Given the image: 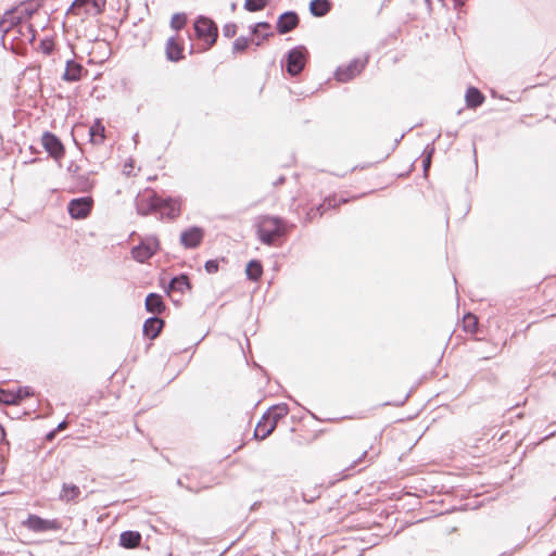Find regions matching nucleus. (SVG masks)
Returning a JSON list of instances; mask_svg holds the SVG:
<instances>
[{
    "label": "nucleus",
    "instance_id": "nucleus-1",
    "mask_svg": "<svg viewBox=\"0 0 556 556\" xmlns=\"http://www.w3.org/2000/svg\"><path fill=\"white\" fill-rule=\"evenodd\" d=\"M289 407L287 404H277L271 406L258 421L254 437L261 440L266 439L276 429L278 421L287 416Z\"/></svg>",
    "mask_w": 556,
    "mask_h": 556
},
{
    "label": "nucleus",
    "instance_id": "nucleus-2",
    "mask_svg": "<svg viewBox=\"0 0 556 556\" xmlns=\"http://www.w3.org/2000/svg\"><path fill=\"white\" fill-rule=\"evenodd\" d=\"M285 235L283 222L279 217L266 216L257 226L260 241L266 245H273L276 238Z\"/></svg>",
    "mask_w": 556,
    "mask_h": 556
},
{
    "label": "nucleus",
    "instance_id": "nucleus-3",
    "mask_svg": "<svg viewBox=\"0 0 556 556\" xmlns=\"http://www.w3.org/2000/svg\"><path fill=\"white\" fill-rule=\"evenodd\" d=\"M195 36L199 40L206 43L205 50L216 43L218 37V28L216 23L204 15H199L193 24Z\"/></svg>",
    "mask_w": 556,
    "mask_h": 556
},
{
    "label": "nucleus",
    "instance_id": "nucleus-4",
    "mask_svg": "<svg viewBox=\"0 0 556 556\" xmlns=\"http://www.w3.org/2000/svg\"><path fill=\"white\" fill-rule=\"evenodd\" d=\"M307 50L303 46L295 47L288 52L286 70L291 76L299 75L305 66Z\"/></svg>",
    "mask_w": 556,
    "mask_h": 556
},
{
    "label": "nucleus",
    "instance_id": "nucleus-5",
    "mask_svg": "<svg viewBox=\"0 0 556 556\" xmlns=\"http://www.w3.org/2000/svg\"><path fill=\"white\" fill-rule=\"evenodd\" d=\"M159 249V240L155 237H148L131 249V256L139 263H144L151 258Z\"/></svg>",
    "mask_w": 556,
    "mask_h": 556
},
{
    "label": "nucleus",
    "instance_id": "nucleus-6",
    "mask_svg": "<svg viewBox=\"0 0 556 556\" xmlns=\"http://www.w3.org/2000/svg\"><path fill=\"white\" fill-rule=\"evenodd\" d=\"M367 63V58L365 59H354L345 66H339L336 71V78L340 83H348L353 79L355 76L361 74L365 68Z\"/></svg>",
    "mask_w": 556,
    "mask_h": 556
},
{
    "label": "nucleus",
    "instance_id": "nucleus-7",
    "mask_svg": "<svg viewBox=\"0 0 556 556\" xmlns=\"http://www.w3.org/2000/svg\"><path fill=\"white\" fill-rule=\"evenodd\" d=\"M92 207V200L89 197L73 199L67 205L68 214L72 218L83 219L87 217Z\"/></svg>",
    "mask_w": 556,
    "mask_h": 556
},
{
    "label": "nucleus",
    "instance_id": "nucleus-8",
    "mask_svg": "<svg viewBox=\"0 0 556 556\" xmlns=\"http://www.w3.org/2000/svg\"><path fill=\"white\" fill-rule=\"evenodd\" d=\"M24 525L34 532L56 531L60 529L58 520L43 519L37 515H29Z\"/></svg>",
    "mask_w": 556,
    "mask_h": 556
},
{
    "label": "nucleus",
    "instance_id": "nucleus-9",
    "mask_svg": "<svg viewBox=\"0 0 556 556\" xmlns=\"http://www.w3.org/2000/svg\"><path fill=\"white\" fill-rule=\"evenodd\" d=\"M42 146L50 156L59 160L64 155L62 141L52 132L45 131L41 138Z\"/></svg>",
    "mask_w": 556,
    "mask_h": 556
},
{
    "label": "nucleus",
    "instance_id": "nucleus-10",
    "mask_svg": "<svg viewBox=\"0 0 556 556\" xmlns=\"http://www.w3.org/2000/svg\"><path fill=\"white\" fill-rule=\"evenodd\" d=\"M203 237H204L203 229L200 227L193 226V227H190L181 232L180 243L186 249H195L201 244Z\"/></svg>",
    "mask_w": 556,
    "mask_h": 556
},
{
    "label": "nucleus",
    "instance_id": "nucleus-11",
    "mask_svg": "<svg viewBox=\"0 0 556 556\" xmlns=\"http://www.w3.org/2000/svg\"><path fill=\"white\" fill-rule=\"evenodd\" d=\"M162 202V198L156 193H151L149 195H143L136 201L137 212L140 215H148L153 211H157L160 208V204Z\"/></svg>",
    "mask_w": 556,
    "mask_h": 556
},
{
    "label": "nucleus",
    "instance_id": "nucleus-12",
    "mask_svg": "<svg viewBox=\"0 0 556 556\" xmlns=\"http://www.w3.org/2000/svg\"><path fill=\"white\" fill-rule=\"evenodd\" d=\"M299 21V15L294 11L282 13L277 21L278 33L281 35L290 33L298 26Z\"/></svg>",
    "mask_w": 556,
    "mask_h": 556
},
{
    "label": "nucleus",
    "instance_id": "nucleus-13",
    "mask_svg": "<svg viewBox=\"0 0 556 556\" xmlns=\"http://www.w3.org/2000/svg\"><path fill=\"white\" fill-rule=\"evenodd\" d=\"M91 9H93L97 13L101 12V5L98 0H75L70 7L67 13H76L80 14L81 11L84 14H90Z\"/></svg>",
    "mask_w": 556,
    "mask_h": 556
},
{
    "label": "nucleus",
    "instance_id": "nucleus-14",
    "mask_svg": "<svg viewBox=\"0 0 556 556\" xmlns=\"http://www.w3.org/2000/svg\"><path fill=\"white\" fill-rule=\"evenodd\" d=\"M23 24V16H17L13 11H7L3 17L0 21V29L3 31V35L9 33L12 28H20ZM1 41L4 42V36H2Z\"/></svg>",
    "mask_w": 556,
    "mask_h": 556
},
{
    "label": "nucleus",
    "instance_id": "nucleus-15",
    "mask_svg": "<svg viewBox=\"0 0 556 556\" xmlns=\"http://www.w3.org/2000/svg\"><path fill=\"white\" fill-rule=\"evenodd\" d=\"M346 200L345 199H337L336 197H329V198H326L324 200V202L321 204H319L318 206L316 207H313L309 210V212L307 213V217L309 219H313L317 216H323V214L327 211V210H330V208H333L336 207L338 204L340 203H345Z\"/></svg>",
    "mask_w": 556,
    "mask_h": 556
},
{
    "label": "nucleus",
    "instance_id": "nucleus-16",
    "mask_svg": "<svg viewBox=\"0 0 556 556\" xmlns=\"http://www.w3.org/2000/svg\"><path fill=\"white\" fill-rule=\"evenodd\" d=\"M164 326V320L156 317V316H152V317H149L148 319H146L144 324H143V334L146 337H148L149 339L153 340L155 339L162 328Z\"/></svg>",
    "mask_w": 556,
    "mask_h": 556
},
{
    "label": "nucleus",
    "instance_id": "nucleus-17",
    "mask_svg": "<svg viewBox=\"0 0 556 556\" xmlns=\"http://www.w3.org/2000/svg\"><path fill=\"white\" fill-rule=\"evenodd\" d=\"M165 53L167 60L170 62H178L184 59V49L175 37L167 39Z\"/></svg>",
    "mask_w": 556,
    "mask_h": 556
},
{
    "label": "nucleus",
    "instance_id": "nucleus-18",
    "mask_svg": "<svg viewBox=\"0 0 556 556\" xmlns=\"http://www.w3.org/2000/svg\"><path fill=\"white\" fill-rule=\"evenodd\" d=\"M84 72V67L81 64L77 63L74 60H68L66 62L65 72L62 78L65 81L75 83L81 78V74Z\"/></svg>",
    "mask_w": 556,
    "mask_h": 556
},
{
    "label": "nucleus",
    "instance_id": "nucleus-19",
    "mask_svg": "<svg viewBox=\"0 0 556 556\" xmlns=\"http://www.w3.org/2000/svg\"><path fill=\"white\" fill-rule=\"evenodd\" d=\"M146 309L152 314H161L165 309L163 298L157 293H149L144 302Z\"/></svg>",
    "mask_w": 556,
    "mask_h": 556
},
{
    "label": "nucleus",
    "instance_id": "nucleus-20",
    "mask_svg": "<svg viewBox=\"0 0 556 556\" xmlns=\"http://www.w3.org/2000/svg\"><path fill=\"white\" fill-rule=\"evenodd\" d=\"M160 204V208L157 211L161 212L162 216H166L168 219H174L179 215V204L172 200L170 198L162 199Z\"/></svg>",
    "mask_w": 556,
    "mask_h": 556
},
{
    "label": "nucleus",
    "instance_id": "nucleus-21",
    "mask_svg": "<svg viewBox=\"0 0 556 556\" xmlns=\"http://www.w3.org/2000/svg\"><path fill=\"white\" fill-rule=\"evenodd\" d=\"M141 543V534L137 531H124L119 535V544L125 548H135Z\"/></svg>",
    "mask_w": 556,
    "mask_h": 556
},
{
    "label": "nucleus",
    "instance_id": "nucleus-22",
    "mask_svg": "<svg viewBox=\"0 0 556 556\" xmlns=\"http://www.w3.org/2000/svg\"><path fill=\"white\" fill-rule=\"evenodd\" d=\"M332 3L330 0H312L309 3V12L315 17H323L329 13Z\"/></svg>",
    "mask_w": 556,
    "mask_h": 556
},
{
    "label": "nucleus",
    "instance_id": "nucleus-23",
    "mask_svg": "<svg viewBox=\"0 0 556 556\" xmlns=\"http://www.w3.org/2000/svg\"><path fill=\"white\" fill-rule=\"evenodd\" d=\"M466 103L468 108H478L480 106L484 100V94L476 87H469L465 94Z\"/></svg>",
    "mask_w": 556,
    "mask_h": 556
},
{
    "label": "nucleus",
    "instance_id": "nucleus-24",
    "mask_svg": "<svg viewBox=\"0 0 556 556\" xmlns=\"http://www.w3.org/2000/svg\"><path fill=\"white\" fill-rule=\"evenodd\" d=\"M191 289V285L187 275L181 274L170 279L168 285L169 291H178L184 293L186 290Z\"/></svg>",
    "mask_w": 556,
    "mask_h": 556
},
{
    "label": "nucleus",
    "instance_id": "nucleus-25",
    "mask_svg": "<svg viewBox=\"0 0 556 556\" xmlns=\"http://www.w3.org/2000/svg\"><path fill=\"white\" fill-rule=\"evenodd\" d=\"M80 489L73 483H63L60 500L67 503L76 501L80 495Z\"/></svg>",
    "mask_w": 556,
    "mask_h": 556
},
{
    "label": "nucleus",
    "instance_id": "nucleus-26",
    "mask_svg": "<svg viewBox=\"0 0 556 556\" xmlns=\"http://www.w3.org/2000/svg\"><path fill=\"white\" fill-rule=\"evenodd\" d=\"M104 131H105L104 126L102 125V123L99 119H97L93 123V125L89 128L90 141L93 144H101L105 139Z\"/></svg>",
    "mask_w": 556,
    "mask_h": 556
},
{
    "label": "nucleus",
    "instance_id": "nucleus-27",
    "mask_svg": "<svg viewBox=\"0 0 556 556\" xmlns=\"http://www.w3.org/2000/svg\"><path fill=\"white\" fill-rule=\"evenodd\" d=\"M245 274L248 279L252 281H257L263 274L262 263L257 260H251L247 265Z\"/></svg>",
    "mask_w": 556,
    "mask_h": 556
},
{
    "label": "nucleus",
    "instance_id": "nucleus-28",
    "mask_svg": "<svg viewBox=\"0 0 556 556\" xmlns=\"http://www.w3.org/2000/svg\"><path fill=\"white\" fill-rule=\"evenodd\" d=\"M17 33L23 38V40H27L29 43L35 41L36 30L31 24L21 25L17 29Z\"/></svg>",
    "mask_w": 556,
    "mask_h": 556
},
{
    "label": "nucleus",
    "instance_id": "nucleus-29",
    "mask_svg": "<svg viewBox=\"0 0 556 556\" xmlns=\"http://www.w3.org/2000/svg\"><path fill=\"white\" fill-rule=\"evenodd\" d=\"M251 42H254V40L244 36L236 38L232 43V53L236 54L244 52Z\"/></svg>",
    "mask_w": 556,
    "mask_h": 556
},
{
    "label": "nucleus",
    "instance_id": "nucleus-30",
    "mask_svg": "<svg viewBox=\"0 0 556 556\" xmlns=\"http://www.w3.org/2000/svg\"><path fill=\"white\" fill-rule=\"evenodd\" d=\"M269 0H245L243 8L249 12H257L264 10Z\"/></svg>",
    "mask_w": 556,
    "mask_h": 556
},
{
    "label": "nucleus",
    "instance_id": "nucleus-31",
    "mask_svg": "<svg viewBox=\"0 0 556 556\" xmlns=\"http://www.w3.org/2000/svg\"><path fill=\"white\" fill-rule=\"evenodd\" d=\"M0 403L7 405H16L18 404V395H16L14 392L0 389Z\"/></svg>",
    "mask_w": 556,
    "mask_h": 556
},
{
    "label": "nucleus",
    "instance_id": "nucleus-32",
    "mask_svg": "<svg viewBox=\"0 0 556 556\" xmlns=\"http://www.w3.org/2000/svg\"><path fill=\"white\" fill-rule=\"evenodd\" d=\"M187 23V15L185 13H175L170 20V27L175 30H180Z\"/></svg>",
    "mask_w": 556,
    "mask_h": 556
},
{
    "label": "nucleus",
    "instance_id": "nucleus-33",
    "mask_svg": "<svg viewBox=\"0 0 556 556\" xmlns=\"http://www.w3.org/2000/svg\"><path fill=\"white\" fill-rule=\"evenodd\" d=\"M463 324L466 331L475 332L477 328V317L472 314H467L463 318Z\"/></svg>",
    "mask_w": 556,
    "mask_h": 556
},
{
    "label": "nucleus",
    "instance_id": "nucleus-34",
    "mask_svg": "<svg viewBox=\"0 0 556 556\" xmlns=\"http://www.w3.org/2000/svg\"><path fill=\"white\" fill-rule=\"evenodd\" d=\"M433 152H434V148L428 144L425 149L426 156L422 160V168H424L425 174L428 172V169L431 166V159H432Z\"/></svg>",
    "mask_w": 556,
    "mask_h": 556
},
{
    "label": "nucleus",
    "instance_id": "nucleus-35",
    "mask_svg": "<svg viewBox=\"0 0 556 556\" xmlns=\"http://www.w3.org/2000/svg\"><path fill=\"white\" fill-rule=\"evenodd\" d=\"M251 34L254 36H258L261 34V29L268 30L270 29V24L268 22H258L250 27Z\"/></svg>",
    "mask_w": 556,
    "mask_h": 556
},
{
    "label": "nucleus",
    "instance_id": "nucleus-36",
    "mask_svg": "<svg viewBox=\"0 0 556 556\" xmlns=\"http://www.w3.org/2000/svg\"><path fill=\"white\" fill-rule=\"evenodd\" d=\"M237 34V25L235 23H227L223 26V35L227 38H232Z\"/></svg>",
    "mask_w": 556,
    "mask_h": 556
},
{
    "label": "nucleus",
    "instance_id": "nucleus-37",
    "mask_svg": "<svg viewBox=\"0 0 556 556\" xmlns=\"http://www.w3.org/2000/svg\"><path fill=\"white\" fill-rule=\"evenodd\" d=\"M16 395H18V403L30 395H33V391L29 387H20L15 392Z\"/></svg>",
    "mask_w": 556,
    "mask_h": 556
},
{
    "label": "nucleus",
    "instance_id": "nucleus-38",
    "mask_svg": "<svg viewBox=\"0 0 556 556\" xmlns=\"http://www.w3.org/2000/svg\"><path fill=\"white\" fill-rule=\"evenodd\" d=\"M204 267L208 274H215L218 271V261L217 260H208L205 262Z\"/></svg>",
    "mask_w": 556,
    "mask_h": 556
},
{
    "label": "nucleus",
    "instance_id": "nucleus-39",
    "mask_svg": "<svg viewBox=\"0 0 556 556\" xmlns=\"http://www.w3.org/2000/svg\"><path fill=\"white\" fill-rule=\"evenodd\" d=\"M56 433H58V432H56L54 429H53V430H51V431H49V432L47 433V435H46V440H47V441H52V440L55 438Z\"/></svg>",
    "mask_w": 556,
    "mask_h": 556
},
{
    "label": "nucleus",
    "instance_id": "nucleus-40",
    "mask_svg": "<svg viewBox=\"0 0 556 556\" xmlns=\"http://www.w3.org/2000/svg\"><path fill=\"white\" fill-rule=\"evenodd\" d=\"M67 427V422L65 420L61 421L58 427L54 429L56 432L64 430Z\"/></svg>",
    "mask_w": 556,
    "mask_h": 556
},
{
    "label": "nucleus",
    "instance_id": "nucleus-41",
    "mask_svg": "<svg viewBox=\"0 0 556 556\" xmlns=\"http://www.w3.org/2000/svg\"><path fill=\"white\" fill-rule=\"evenodd\" d=\"M5 435H7L5 430H4L3 426L0 425V443L5 442Z\"/></svg>",
    "mask_w": 556,
    "mask_h": 556
},
{
    "label": "nucleus",
    "instance_id": "nucleus-42",
    "mask_svg": "<svg viewBox=\"0 0 556 556\" xmlns=\"http://www.w3.org/2000/svg\"><path fill=\"white\" fill-rule=\"evenodd\" d=\"M455 7H460L464 4V0H454Z\"/></svg>",
    "mask_w": 556,
    "mask_h": 556
},
{
    "label": "nucleus",
    "instance_id": "nucleus-43",
    "mask_svg": "<svg viewBox=\"0 0 556 556\" xmlns=\"http://www.w3.org/2000/svg\"><path fill=\"white\" fill-rule=\"evenodd\" d=\"M366 455H367V451H364L362 456L357 460H355L354 463L355 464L359 463Z\"/></svg>",
    "mask_w": 556,
    "mask_h": 556
},
{
    "label": "nucleus",
    "instance_id": "nucleus-44",
    "mask_svg": "<svg viewBox=\"0 0 556 556\" xmlns=\"http://www.w3.org/2000/svg\"><path fill=\"white\" fill-rule=\"evenodd\" d=\"M283 181H285V178L283 177H279L277 179V181L275 182V185H281V184H283Z\"/></svg>",
    "mask_w": 556,
    "mask_h": 556
},
{
    "label": "nucleus",
    "instance_id": "nucleus-45",
    "mask_svg": "<svg viewBox=\"0 0 556 556\" xmlns=\"http://www.w3.org/2000/svg\"><path fill=\"white\" fill-rule=\"evenodd\" d=\"M269 36H270V34H269V33L264 34V35L262 36V40H264V39L268 38Z\"/></svg>",
    "mask_w": 556,
    "mask_h": 556
},
{
    "label": "nucleus",
    "instance_id": "nucleus-46",
    "mask_svg": "<svg viewBox=\"0 0 556 556\" xmlns=\"http://www.w3.org/2000/svg\"><path fill=\"white\" fill-rule=\"evenodd\" d=\"M407 397H408V395H405L404 400H403V401H401L400 403H397L396 405H403V404H404V402L407 400Z\"/></svg>",
    "mask_w": 556,
    "mask_h": 556
},
{
    "label": "nucleus",
    "instance_id": "nucleus-47",
    "mask_svg": "<svg viewBox=\"0 0 556 556\" xmlns=\"http://www.w3.org/2000/svg\"><path fill=\"white\" fill-rule=\"evenodd\" d=\"M30 15H31V11H28V10L26 9V16H30Z\"/></svg>",
    "mask_w": 556,
    "mask_h": 556
},
{
    "label": "nucleus",
    "instance_id": "nucleus-48",
    "mask_svg": "<svg viewBox=\"0 0 556 556\" xmlns=\"http://www.w3.org/2000/svg\"><path fill=\"white\" fill-rule=\"evenodd\" d=\"M254 43L256 47H258V46H261V40H256Z\"/></svg>",
    "mask_w": 556,
    "mask_h": 556
},
{
    "label": "nucleus",
    "instance_id": "nucleus-49",
    "mask_svg": "<svg viewBox=\"0 0 556 556\" xmlns=\"http://www.w3.org/2000/svg\"><path fill=\"white\" fill-rule=\"evenodd\" d=\"M231 9H232V10H235V9H236V4H235V3H232V4H231Z\"/></svg>",
    "mask_w": 556,
    "mask_h": 556
}]
</instances>
